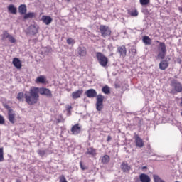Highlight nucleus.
<instances>
[{"mask_svg": "<svg viewBox=\"0 0 182 182\" xmlns=\"http://www.w3.org/2000/svg\"><path fill=\"white\" fill-rule=\"evenodd\" d=\"M26 102L28 105H35L38 103L39 99V94H38L37 89L33 87L29 90V95L25 94Z\"/></svg>", "mask_w": 182, "mask_h": 182, "instance_id": "f257e3e1", "label": "nucleus"}, {"mask_svg": "<svg viewBox=\"0 0 182 182\" xmlns=\"http://www.w3.org/2000/svg\"><path fill=\"white\" fill-rule=\"evenodd\" d=\"M171 86L172 90L169 91L172 95H176V93H180L182 92V85L178 81L173 80L171 82Z\"/></svg>", "mask_w": 182, "mask_h": 182, "instance_id": "f03ea898", "label": "nucleus"}, {"mask_svg": "<svg viewBox=\"0 0 182 182\" xmlns=\"http://www.w3.org/2000/svg\"><path fill=\"white\" fill-rule=\"evenodd\" d=\"M96 56L100 65L103 68H106V66H107V63H109V59H107V57L105 56L102 53H97Z\"/></svg>", "mask_w": 182, "mask_h": 182, "instance_id": "7ed1b4c3", "label": "nucleus"}, {"mask_svg": "<svg viewBox=\"0 0 182 182\" xmlns=\"http://www.w3.org/2000/svg\"><path fill=\"white\" fill-rule=\"evenodd\" d=\"M1 41L3 42H5L6 39L10 42V43H16V38L14 37V36L9 34L6 31H4L3 33L1 35Z\"/></svg>", "mask_w": 182, "mask_h": 182, "instance_id": "20e7f679", "label": "nucleus"}, {"mask_svg": "<svg viewBox=\"0 0 182 182\" xmlns=\"http://www.w3.org/2000/svg\"><path fill=\"white\" fill-rule=\"evenodd\" d=\"M100 31L102 38H107V36H110V34L112 33V31L109 26L105 25H101L100 26Z\"/></svg>", "mask_w": 182, "mask_h": 182, "instance_id": "39448f33", "label": "nucleus"}, {"mask_svg": "<svg viewBox=\"0 0 182 182\" xmlns=\"http://www.w3.org/2000/svg\"><path fill=\"white\" fill-rule=\"evenodd\" d=\"M103 100H105V97L102 95H98L97 96L96 109L98 112L102 111L103 109Z\"/></svg>", "mask_w": 182, "mask_h": 182, "instance_id": "423d86ee", "label": "nucleus"}, {"mask_svg": "<svg viewBox=\"0 0 182 182\" xmlns=\"http://www.w3.org/2000/svg\"><path fill=\"white\" fill-rule=\"evenodd\" d=\"M35 89H37V93H40V95H43L44 96H47V97H52V92L48 89V88H39V87H35Z\"/></svg>", "mask_w": 182, "mask_h": 182, "instance_id": "0eeeda50", "label": "nucleus"}, {"mask_svg": "<svg viewBox=\"0 0 182 182\" xmlns=\"http://www.w3.org/2000/svg\"><path fill=\"white\" fill-rule=\"evenodd\" d=\"M39 29V26L36 24H31L29 27H28V33H30V35H36V33H38V31Z\"/></svg>", "mask_w": 182, "mask_h": 182, "instance_id": "6e6552de", "label": "nucleus"}, {"mask_svg": "<svg viewBox=\"0 0 182 182\" xmlns=\"http://www.w3.org/2000/svg\"><path fill=\"white\" fill-rule=\"evenodd\" d=\"M82 130V126L79 124H76L75 125H73L71 128V132L73 134H79Z\"/></svg>", "mask_w": 182, "mask_h": 182, "instance_id": "1a4fd4ad", "label": "nucleus"}, {"mask_svg": "<svg viewBox=\"0 0 182 182\" xmlns=\"http://www.w3.org/2000/svg\"><path fill=\"white\" fill-rule=\"evenodd\" d=\"M121 170L123 171V173H129L130 172V166H129V164L127 162H122L121 166H120Z\"/></svg>", "mask_w": 182, "mask_h": 182, "instance_id": "9d476101", "label": "nucleus"}, {"mask_svg": "<svg viewBox=\"0 0 182 182\" xmlns=\"http://www.w3.org/2000/svg\"><path fill=\"white\" fill-rule=\"evenodd\" d=\"M117 52L119 53L122 58H126V54L127 53V50H126V47L124 46L118 47Z\"/></svg>", "mask_w": 182, "mask_h": 182, "instance_id": "9b49d317", "label": "nucleus"}, {"mask_svg": "<svg viewBox=\"0 0 182 182\" xmlns=\"http://www.w3.org/2000/svg\"><path fill=\"white\" fill-rule=\"evenodd\" d=\"M85 95L87 97H96L97 96V92L94 89H90L86 91Z\"/></svg>", "mask_w": 182, "mask_h": 182, "instance_id": "f8f14e48", "label": "nucleus"}, {"mask_svg": "<svg viewBox=\"0 0 182 182\" xmlns=\"http://www.w3.org/2000/svg\"><path fill=\"white\" fill-rule=\"evenodd\" d=\"M13 65L16 69H21L22 68V63L18 58L13 59Z\"/></svg>", "mask_w": 182, "mask_h": 182, "instance_id": "ddd939ff", "label": "nucleus"}, {"mask_svg": "<svg viewBox=\"0 0 182 182\" xmlns=\"http://www.w3.org/2000/svg\"><path fill=\"white\" fill-rule=\"evenodd\" d=\"M135 141H136V147H139V148L144 147V142L143 141V139H141V138H140L137 135L135 136Z\"/></svg>", "mask_w": 182, "mask_h": 182, "instance_id": "4468645a", "label": "nucleus"}, {"mask_svg": "<svg viewBox=\"0 0 182 182\" xmlns=\"http://www.w3.org/2000/svg\"><path fill=\"white\" fill-rule=\"evenodd\" d=\"M8 115H9V122L14 124V123H15V122H16V119H15V116H16L15 112L12 110H9Z\"/></svg>", "mask_w": 182, "mask_h": 182, "instance_id": "2eb2a0df", "label": "nucleus"}, {"mask_svg": "<svg viewBox=\"0 0 182 182\" xmlns=\"http://www.w3.org/2000/svg\"><path fill=\"white\" fill-rule=\"evenodd\" d=\"M139 179L140 181L141 182H150L151 179H150V176L149 175H146V173H141L139 176ZM139 182V181H136Z\"/></svg>", "mask_w": 182, "mask_h": 182, "instance_id": "dca6fc26", "label": "nucleus"}, {"mask_svg": "<svg viewBox=\"0 0 182 182\" xmlns=\"http://www.w3.org/2000/svg\"><path fill=\"white\" fill-rule=\"evenodd\" d=\"M41 20L46 25H50L52 23V17L49 16H43Z\"/></svg>", "mask_w": 182, "mask_h": 182, "instance_id": "f3484780", "label": "nucleus"}, {"mask_svg": "<svg viewBox=\"0 0 182 182\" xmlns=\"http://www.w3.org/2000/svg\"><path fill=\"white\" fill-rule=\"evenodd\" d=\"M82 94H83V90H78L72 93V97L73 99H79V97H80V96H82Z\"/></svg>", "mask_w": 182, "mask_h": 182, "instance_id": "a211bd4d", "label": "nucleus"}, {"mask_svg": "<svg viewBox=\"0 0 182 182\" xmlns=\"http://www.w3.org/2000/svg\"><path fill=\"white\" fill-rule=\"evenodd\" d=\"M26 11H27L26 5L21 4L18 6V12H19L20 15H25V14H26Z\"/></svg>", "mask_w": 182, "mask_h": 182, "instance_id": "6ab92c4d", "label": "nucleus"}, {"mask_svg": "<svg viewBox=\"0 0 182 182\" xmlns=\"http://www.w3.org/2000/svg\"><path fill=\"white\" fill-rule=\"evenodd\" d=\"M157 42L158 43H159V46L158 47V52H167V49L166 48V44L159 41Z\"/></svg>", "mask_w": 182, "mask_h": 182, "instance_id": "aec40b11", "label": "nucleus"}, {"mask_svg": "<svg viewBox=\"0 0 182 182\" xmlns=\"http://www.w3.org/2000/svg\"><path fill=\"white\" fill-rule=\"evenodd\" d=\"M167 68H168V63H167V61L166 60H162L160 63H159V68L161 70H166V69H167Z\"/></svg>", "mask_w": 182, "mask_h": 182, "instance_id": "412c9836", "label": "nucleus"}, {"mask_svg": "<svg viewBox=\"0 0 182 182\" xmlns=\"http://www.w3.org/2000/svg\"><path fill=\"white\" fill-rule=\"evenodd\" d=\"M7 9L10 14H13V15H16V7L14 4H10L7 7Z\"/></svg>", "mask_w": 182, "mask_h": 182, "instance_id": "4be33fe9", "label": "nucleus"}, {"mask_svg": "<svg viewBox=\"0 0 182 182\" xmlns=\"http://www.w3.org/2000/svg\"><path fill=\"white\" fill-rule=\"evenodd\" d=\"M77 53L79 56H85L87 53L86 48L85 47H79Z\"/></svg>", "mask_w": 182, "mask_h": 182, "instance_id": "5701e85b", "label": "nucleus"}, {"mask_svg": "<svg viewBox=\"0 0 182 182\" xmlns=\"http://www.w3.org/2000/svg\"><path fill=\"white\" fill-rule=\"evenodd\" d=\"M32 18H35V13L29 12L24 14L23 19H32Z\"/></svg>", "mask_w": 182, "mask_h": 182, "instance_id": "b1692460", "label": "nucleus"}, {"mask_svg": "<svg viewBox=\"0 0 182 182\" xmlns=\"http://www.w3.org/2000/svg\"><path fill=\"white\" fill-rule=\"evenodd\" d=\"M142 41L145 45H151V39L147 36H144Z\"/></svg>", "mask_w": 182, "mask_h": 182, "instance_id": "393cba45", "label": "nucleus"}, {"mask_svg": "<svg viewBox=\"0 0 182 182\" xmlns=\"http://www.w3.org/2000/svg\"><path fill=\"white\" fill-rule=\"evenodd\" d=\"M46 80H45V76L41 75L36 78V83H46Z\"/></svg>", "mask_w": 182, "mask_h": 182, "instance_id": "a878e982", "label": "nucleus"}, {"mask_svg": "<svg viewBox=\"0 0 182 182\" xmlns=\"http://www.w3.org/2000/svg\"><path fill=\"white\" fill-rule=\"evenodd\" d=\"M101 161L103 164H107L110 161V157L108 155H105L102 156Z\"/></svg>", "mask_w": 182, "mask_h": 182, "instance_id": "bb28decb", "label": "nucleus"}, {"mask_svg": "<svg viewBox=\"0 0 182 182\" xmlns=\"http://www.w3.org/2000/svg\"><path fill=\"white\" fill-rule=\"evenodd\" d=\"M102 92L103 93H105V95H109L110 87L109 86L106 85L102 88Z\"/></svg>", "mask_w": 182, "mask_h": 182, "instance_id": "cd10ccee", "label": "nucleus"}, {"mask_svg": "<svg viewBox=\"0 0 182 182\" xmlns=\"http://www.w3.org/2000/svg\"><path fill=\"white\" fill-rule=\"evenodd\" d=\"M86 154L91 156H96V150L93 148H89Z\"/></svg>", "mask_w": 182, "mask_h": 182, "instance_id": "c85d7f7f", "label": "nucleus"}, {"mask_svg": "<svg viewBox=\"0 0 182 182\" xmlns=\"http://www.w3.org/2000/svg\"><path fill=\"white\" fill-rule=\"evenodd\" d=\"M158 59H164L166 58V53L167 52H163V51H158Z\"/></svg>", "mask_w": 182, "mask_h": 182, "instance_id": "c756f323", "label": "nucleus"}, {"mask_svg": "<svg viewBox=\"0 0 182 182\" xmlns=\"http://www.w3.org/2000/svg\"><path fill=\"white\" fill-rule=\"evenodd\" d=\"M139 2L142 6H146L150 4V0H139Z\"/></svg>", "mask_w": 182, "mask_h": 182, "instance_id": "7c9ffc66", "label": "nucleus"}, {"mask_svg": "<svg viewBox=\"0 0 182 182\" xmlns=\"http://www.w3.org/2000/svg\"><path fill=\"white\" fill-rule=\"evenodd\" d=\"M17 99L19 102H23V92H19L17 95Z\"/></svg>", "mask_w": 182, "mask_h": 182, "instance_id": "2f4dec72", "label": "nucleus"}, {"mask_svg": "<svg viewBox=\"0 0 182 182\" xmlns=\"http://www.w3.org/2000/svg\"><path fill=\"white\" fill-rule=\"evenodd\" d=\"M4 161V148H0V161Z\"/></svg>", "mask_w": 182, "mask_h": 182, "instance_id": "473e14b6", "label": "nucleus"}, {"mask_svg": "<svg viewBox=\"0 0 182 182\" xmlns=\"http://www.w3.org/2000/svg\"><path fill=\"white\" fill-rule=\"evenodd\" d=\"M129 14L131 16H137L139 15V12H137V10L130 11Z\"/></svg>", "mask_w": 182, "mask_h": 182, "instance_id": "72a5a7b5", "label": "nucleus"}, {"mask_svg": "<svg viewBox=\"0 0 182 182\" xmlns=\"http://www.w3.org/2000/svg\"><path fill=\"white\" fill-rule=\"evenodd\" d=\"M38 153L41 157H43V156L46 154V151L45 150H38Z\"/></svg>", "mask_w": 182, "mask_h": 182, "instance_id": "f704fd0d", "label": "nucleus"}, {"mask_svg": "<svg viewBox=\"0 0 182 182\" xmlns=\"http://www.w3.org/2000/svg\"><path fill=\"white\" fill-rule=\"evenodd\" d=\"M59 178H60V182H68V181L66 180V178H65L63 175L60 176Z\"/></svg>", "mask_w": 182, "mask_h": 182, "instance_id": "c9c22d12", "label": "nucleus"}, {"mask_svg": "<svg viewBox=\"0 0 182 182\" xmlns=\"http://www.w3.org/2000/svg\"><path fill=\"white\" fill-rule=\"evenodd\" d=\"M4 123H5V119L2 115H0V124H4Z\"/></svg>", "mask_w": 182, "mask_h": 182, "instance_id": "e433bc0d", "label": "nucleus"}, {"mask_svg": "<svg viewBox=\"0 0 182 182\" xmlns=\"http://www.w3.org/2000/svg\"><path fill=\"white\" fill-rule=\"evenodd\" d=\"M67 43L68 45H72L73 43V39L72 38L67 39Z\"/></svg>", "mask_w": 182, "mask_h": 182, "instance_id": "4c0bfd02", "label": "nucleus"}, {"mask_svg": "<svg viewBox=\"0 0 182 182\" xmlns=\"http://www.w3.org/2000/svg\"><path fill=\"white\" fill-rule=\"evenodd\" d=\"M80 168H82V170H86V167H85V166L82 164V162H80Z\"/></svg>", "mask_w": 182, "mask_h": 182, "instance_id": "58836bf2", "label": "nucleus"}, {"mask_svg": "<svg viewBox=\"0 0 182 182\" xmlns=\"http://www.w3.org/2000/svg\"><path fill=\"white\" fill-rule=\"evenodd\" d=\"M142 170H147V166H142Z\"/></svg>", "mask_w": 182, "mask_h": 182, "instance_id": "ea45409f", "label": "nucleus"}, {"mask_svg": "<svg viewBox=\"0 0 182 182\" xmlns=\"http://www.w3.org/2000/svg\"><path fill=\"white\" fill-rule=\"evenodd\" d=\"M111 137H110V136H108V137H107V141H109V140H111Z\"/></svg>", "mask_w": 182, "mask_h": 182, "instance_id": "a19ab883", "label": "nucleus"}, {"mask_svg": "<svg viewBox=\"0 0 182 182\" xmlns=\"http://www.w3.org/2000/svg\"><path fill=\"white\" fill-rule=\"evenodd\" d=\"M179 11L182 13V7H179Z\"/></svg>", "mask_w": 182, "mask_h": 182, "instance_id": "79ce46f5", "label": "nucleus"}, {"mask_svg": "<svg viewBox=\"0 0 182 182\" xmlns=\"http://www.w3.org/2000/svg\"><path fill=\"white\" fill-rule=\"evenodd\" d=\"M68 109H72V107L71 106H68Z\"/></svg>", "mask_w": 182, "mask_h": 182, "instance_id": "37998d69", "label": "nucleus"}, {"mask_svg": "<svg viewBox=\"0 0 182 182\" xmlns=\"http://www.w3.org/2000/svg\"><path fill=\"white\" fill-rule=\"evenodd\" d=\"M72 0H67V2H70Z\"/></svg>", "mask_w": 182, "mask_h": 182, "instance_id": "c03bdc74", "label": "nucleus"}, {"mask_svg": "<svg viewBox=\"0 0 182 182\" xmlns=\"http://www.w3.org/2000/svg\"><path fill=\"white\" fill-rule=\"evenodd\" d=\"M16 182H21V181L20 180H17Z\"/></svg>", "mask_w": 182, "mask_h": 182, "instance_id": "a18cd8bd", "label": "nucleus"}]
</instances>
